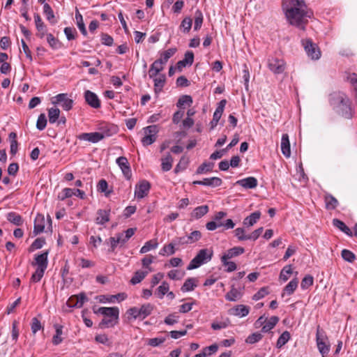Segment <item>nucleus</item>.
<instances>
[{
  "label": "nucleus",
  "mask_w": 357,
  "mask_h": 357,
  "mask_svg": "<svg viewBox=\"0 0 357 357\" xmlns=\"http://www.w3.org/2000/svg\"><path fill=\"white\" fill-rule=\"evenodd\" d=\"M43 13L47 17V20L52 24H55L56 20H55L54 11L48 3H45L43 6Z\"/></svg>",
  "instance_id": "nucleus-33"
},
{
  "label": "nucleus",
  "mask_w": 357,
  "mask_h": 357,
  "mask_svg": "<svg viewBox=\"0 0 357 357\" xmlns=\"http://www.w3.org/2000/svg\"><path fill=\"white\" fill-rule=\"evenodd\" d=\"M342 257L348 262H353L356 259L355 255L350 250L344 249L341 253Z\"/></svg>",
  "instance_id": "nucleus-60"
},
{
  "label": "nucleus",
  "mask_w": 357,
  "mask_h": 357,
  "mask_svg": "<svg viewBox=\"0 0 357 357\" xmlns=\"http://www.w3.org/2000/svg\"><path fill=\"white\" fill-rule=\"evenodd\" d=\"M245 252L243 248L241 247H234L227 250V252L222 255L221 258L224 260H229L233 257H237Z\"/></svg>",
  "instance_id": "nucleus-20"
},
{
  "label": "nucleus",
  "mask_w": 357,
  "mask_h": 357,
  "mask_svg": "<svg viewBox=\"0 0 357 357\" xmlns=\"http://www.w3.org/2000/svg\"><path fill=\"white\" fill-rule=\"evenodd\" d=\"M169 289V284L164 281L162 282L161 285L158 287L157 292L155 294L158 295V298H162L163 296L168 293Z\"/></svg>",
  "instance_id": "nucleus-47"
},
{
  "label": "nucleus",
  "mask_w": 357,
  "mask_h": 357,
  "mask_svg": "<svg viewBox=\"0 0 357 357\" xmlns=\"http://www.w3.org/2000/svg\"><path fill=\"white\" fill-rule=\"evenodd\" d=\"M333 225L347 235L351 236L353 235L351 230L340 220L333 219Z\"/></svg>",
  "instance_id": "nucleus-32"
},
{
  "label": "nucleus",
  "mask_w": 357,
  "mask_h": 357,
  "mask_svg": "<svg viewBox=\"0 0 357 357\" xmlns=\"http://www.w3.org/2000/svg\"><path fill=\"white\" fill-rule=\"evenodd\" d=\"M213 252L209 249H202L197 255L190 261L187 269L192 270L199 267L201 265L211 261Z\"/></svg>",
  "instance_id": "nucleus-3"
},
{
  "label": "nucleus",
  "mask_w": 357,
  "mask_h": 357,
  "mask_svg": "<svg viewBox=\"0 0 357 357\" xmlns=\"http://www.w3.org/2000/svg\"><path fill=\"white\" fill-rule=\"evenodd\" d=\"M241 296V292L236 288H232L225 296L227 300L230 301H236Z\"/></svg>",
  "instance_id": "nucleus-43"
},
{
  "label": "nucleus",
  "mask_w": 357,
  "mask_h": 357,
  "mask_svg": "<svg viewBox=\"0 0 357 357\" xmlns=\"http://www.w3.org/2000/svg\"><path fill=\"white\" fill-rule=\"evenodd\" d=\"M73 195H77V193L75 192V190L68 188H66L58 195V197L61 200H64L66 198L72 197Z\"/></svg>",
  "instance_id": "nucleus-57"
},
{
  "label": "nucleus",
  "mask_w": 357,
  "mask_h": 357,
  "mask_svg": "<svg viewBox=\"0 0 357 357\" xmlns=\"http://www.w3.org/2000/svg\"><path fill=\"white\" fill-rule=\"evenodd\" d=\"M314 278L310 275H305L301 283V287L303 289H307L313 284Z\"/></svg>",
  "instance_id": "nucleus-56"
},
{
  "label": "nucleus",
  "mask_w": 357,
  "mask_h": 357,
  "mask_svg": "<svg viewBox=\"0 0 357 357\" xmlns=\"http://www.w3.org/2000/svg\"><path fill=\"white\" fill-rule=\"evenodd\" d=\"M234 314L241 317H245L250 312V307L244 305H238L233 308Z\"/></svg>",
  "instance_id": "nucleus-38"
},
{
  "label": "nucleus",
  "mask_w": 357,
  "mask_h": 357,
  "mask_svg": "<svg viewBox=\"0 0 357 357\" xmlns=\"http://www.w3.org/2000/svg\"><path fill=\"white\" fill-rule=\"evenodd\" d=\"M347 80L351 83V84L353 86L355 91H356V96L357 98V74L355 73H349V75L347 77Z\"/></svg>",
  "instance_id": "nucleus-63"
},
{
  "label": "nucleus",
  "mask_w": 357,
  "mask_h": 357,
  "mask_svg": "<svg viewBox=\"0 0 357 357\" xmlns=\"http://www.w3.org/2000/svg\"><path fill=\"white\" fill-rule=\"evenodd\" d=\"M31 328L33 334H36L39 330L42 328L41 323L36 317H33L32 319Z\"/></svg>",
  "instance_id": "nucleus-64"
},
{
  "label": "nucleus",
  "mask_w": 357,
  "mask_h": 357,
  "mask_svg": "<svg viewBox=\"0 0 357 357\" xmlns=\"http://www.w3.org/2000/svg\"><path fill=\"white\" fill-rule=\"evenodd\" d=\"M158 132V126L155 125L149 126L144 128V136L142 139L144 146L152 144L156 140V134Z\"/></svg>",
  "instance_id": "nucleus-7"
},
{
  "label": "nucleus",
  "mask_w": 357,
  "mask_h": 357,
  "mask_svg": "<svg viewBox=\"0 0 357 357\" xmlns=\"http://www.w3.org/2000/svg\"><path fill=\"white\" fill-rule=\"evenodd\" d=\"M151 188V184L146 180L142 181L135 187V195L137 199H142L146 197Z\"/></svg>",
  "instance_id": "nucleus-11"
},
{
  "label": "nucleus",
  "mask_w": 357,
  "mask_h": 357,
  "mask_svg": "<svg viewBox=\"0 0 357 357\" xmlns=\"http://www.w3.org/2000/svg\"><path fill=\"white\" fill-rule=\"evenodd\" d=\"M301 43L309 57L312 59H319L320 58L321 52L317 45L311 39H303L301 40Z\"/></svg>",
  "instance_id": "nucleus-6"
},
{
  "label": "nucleus",
  "mask_w": 357,
  "mask_h": 357,
  "mask_svg": "<svg viewBox=\"0 0 357 357\" xmlns=\"http://www.w3.org/2000/svg\"><path fill=\"white\" fill-rule=\"evenodd\" d=\"M7 220L15 225L20 226L23 224V219L20 215L15 212H10L6 215Z\"/></svg>",
  "instance_id": "nucleus-30"
},
{
  "label": "nucleus",
  "mask_w": 357,
  "mask_h": 357,
  "mask_svg": "<svg viewBox=\"0 0 357 357\" xmlns=\"http://www.w3.org/2000/svg\"><path fill=\"white\" fill-rule=\"evenodd\" d=\"M75 20L77 22V25L79 29L80 30L81 33L86 36L87 35V31L85 27V24L83 21V17L81 13L79 12L78 10H76L75 13Z\"/></svg>",
  "instance_id": "nucleus-37"
},
{
  "label": "nucleus",
  "mask_w": 357,
  "mask_h": 357,
  "mask_svg": "<svg viewBox=\"0 0 357 357\" xmlns=\"http://www.w3.org/2000/svg\"><path fill=\"white\" fill-rule=\"evenodd\" d=\"M192 20L190 17H185L180 25V29L183 33H188L192 27Z\"/></svg>",
  "instance_id": "nucleus-46"
},
{
  "label": "nucleus",
  "mask_w": 357,
  "mask_h": 357,
  "mask_svg": "<svg viewBox=\"0 0 357 357\" xmlns=\"http://www.w3.org/2000/svg\"><path fill=\"white\" fill-rule=\"evenodd\" d=\"M262 337L263 335L260 333H254L246 338L245 342L248 344H255L261 340Z\"/></svg>",
  "instance_id": "nucleus-59"
},
{
  "label": "nucleus",
  "mask_w": 357,
  "mask_h": 357,
  "mask_svg": "<svg viewBox=\"0 0 357 357\" xmlns=\"http://www.w3.org/2000/svg\"><path fill=\"white\" fill-rule=\"evenodd\" d=\"M60 116V110L56 107H52L48 109V118L50 123H54Z\"/></svg>",
  "instance_id": "nucleus-39"
},
{
  "label": "nucleus",
  "mask_w": 357,
  "mask_h": 357,
  "mask_svg": "<svg viewBox=\"0 0 357 357\" xmlns=\"http://www.w3.org/2000/svg\"><path fill=\"white\" fill-rule=\"evenodd\" d=\"M98 312L105 317H110L111 319L114 318L116 320L119 319V310L117 307H100L98 309Z\"/></svg>",
  "instance_id": "nucleus-17"
},
{
  "label": "nucleus",
  "mask_w": 357,
  "mask_h": 357,
  "mask_svg": "<svg viewBox=\"0 0 357 357\" xmlns=\"http://www.w3.org/2000/svg\"><path fill=\"white\" fill-rule=\"evenodd\" d=\"M329 102L333 109L339 114L344 116L345 118L350 117L351 107L349 99L345 94L342 93H333L331 94Z\"/></svg>",
  "instance_id": "nucleus-2"
},
{
  "label": "nucleus",
  "mask_w": 357,
  "mask_h": 357,
  "mask_svg": "<svg viewBox=\"0 0 357 357\" xmlns=\"http://www.w3.org/2000/svg\"><path fill=\"white\" fill-rule=\"evenodd\" d=\"M117 165L121 168L124 176L129 180L132 176L131 169L128 159L126 157H119L116 160Z\"/></svg>",
  "instance_id": "nucleus-12"
},
{
  "label": "nucleus",
  "mask_w": 357,
  "mask_h": 357,
  "mask_svg": "<svg viewBox=\"0 0 357 357\" xmlns=\"http://www.w3.org/2000/svg\"><path fill=\"white\" fill-rule=\"evenodd\" d=\"M56 334L53 336L52 342L54 344L57 345L62 342L61 335H62V326L55 325Z\"/></svg>",
  "instance_id": "nucleus-48"
},
{
  "label": "nucleus",
  "mask_w": 357,
  "mask_h": 357,
  "mask_svg": "<svg viewBox=\"0 0 357 357\" xmlns=\"http://www.w3.org/2000/svg\"><path fill=\"white\" fill-rule=\"evenodd\" d=\"M282 6L289 23L303 29V24L307 22V18L313 15L304 0H284Z\"/></svg>",
  "instance_id": "nucleus-1"
},
{
  "label": "nucleus",
  "mask_w": 357,
  "mask_h": 357,
  "mask_svg": "<svg viewBox=\"0 0 357 357\" xmlns=\"http://www.w3.org/2000/svg\"><path fill=\"white\" fill-rule=\"evenodd\" d=\"M175 253V244L172 242L167 245L163 246V248L160 250L159 254L160 255H172Z\"/></svg>",
  "instance_id": "nucleus-41"
},
{
  "label": "nucleus",
  "mask_w": 357,
  "mask_h": 357,
  "mask_svg": "<svg viewBox=\"0 0 357 357\" xmlns=\"http://www.w3.org/2000/svg\"><path fill=\"white\" fill-rule=\"evenodd\" d=\"M154 91L156 93L160 92L165 86L166 77L164 74H160L158 77H154Z\"/></svg>",
  "instance_id": "nucleus-27"
},
{
  "label": "nucleus",
  "mask_w": 357,
  "mask_h": 357,
  "mask_svg": "<svg viewBox=\"0 0 357 357\" xmlns=\"http://www.w3.org/2000/svg\"><path fill=\"white\" fill-rule=\"evenodd\" d=\"M47 41L50 46L53 49H57L59 47V40L56 39L52 33H47Z\"/></svg>",
  "instance_id": "nucleus-61"
},
{
  "label": "nucleus",
  "mask_w": 357,
  "mask_h": 357,
  "mask_svg": "<svg viewBox=\"0 0 357 357\" xmlns=\"http://www.w3.org/2000/svg\"><path fill=\"white\" fill-rule=\"evenodd\" d=\"M194 61V54L191 51H188L185 54V57L183 60H181L177 62L176 68L178 71H181L183 68L185 67L187 65L191 66Z\"/></svg>",
  "instance_id": "nucleus-19"
},
{
  "label": "nucleus",
  "mask_w": 357,
  "mask_h": 357,
  "mask_svg": "<svg viewBox=\"0 0 357 357\" xmlns=\"http://www.w3.org/2000/svg\"><path fill=\"white\" fill-rule=\"evenodd\" d=\"M55 100L52 101L53 104H61L64 110L69 111L73 105V100L68 98L66 93H59L54 98Z\"/></svg>",
  "instance_id": "nucleus-10"
},
{
  "label": "nucleus",
  "mask_w": 357,
  "mask_h": 357,
  "mask_svg": "<svg viewBox=\"0 0 357 357\" xmlns=\"http://www.w3.org/2000/svg\"><path fill=\"white\" fill-rule=\"evenodd\" d=\"M202 237V234L199 231H194L187 236V238L189 243H195L199 241Z\"/></svg>",
  "instance_id": "nucleus-62"
},
{
  "label": "nucleus",
  "mask_w": 357,
  "mask_h": 357,
  "mask_svg": "<svg viewBox=\"0 0 357 357\" xmlns=\"http://www.w3.org/2000/svg\"><path fill=\"white\" fill-rule=\"evenodd\" d=\"M260 217V211H255L243 220V224L245 227H251L254 225L259 220Z\"/></svg>",
  "instance_id": "nucleus-22"
},
{
  "label": "nucleus",
  "mask_w": 357,
  "mask_h": 357,
  "mask_svg": "<svg viewBox=\"0 0 357 357\" xmlns=\"http://www.w3.org/2000/svg\"><path fill=\"white\" fill-rule=\"evenodd\" d=\"M203 23V14L200 10H197L195 13V25L194 29L197 31L200 29Z\"/></svg>",
  "instance_id": "nucleus-45"
},
{
  "label": "nucleus",
  "mask_w": 357,
  "mask_h": 357,
  "mask_svg": "<svg viewBox=\"0 0 357 357\" xmlns=\"http://www.w3.org/2000/svg\"><path fill=\"white\" fill-rule=\"evenodd\" d=\"M109 134H103L101 132H84L77 136L80 140L88 141L92 143H97L105 138V136H109Z\"/></svg>",
  "instance_id": "nucleus-9"
},
{
  "label": "nucleus",
  "mask_w": 357,
  "mask_h": 357,
  "mask_svg": "<svg viewBox=\"0 0 357 357\" xmlns=\"http://www.w3.org/2000/svg\"><path fill=\"white\" fill-rule=\"evenodd\" d=\"M75 300V303L70 304L72 307H82L84 303L88 300L84 293H80L78 295L72 296L70 301Z\"/></svg>",
  "instance_id": "nucleus-28"
},
{
  "label": "nucleus",
  "mask_w": 357,
  "mask_h": 357,
  "mask_svg": "<svg viewBox=\"0 0 357 357\" xmlns=\"http://www.w3.org/2000/svg\"><path fill=\"white\" fill-rule=\"evenodd\" d=\"M47 126V119L45 114H40L38 116L37 122H36V128L39 130H43Z\"/></svg>",
  "instance_id": "nucleus-58"
},
{
  "label": "nucleus",
  "mask_w": 357,
  "mask_h": 357,
  "mask_svg": "<svg viewBox=\"0 0 357 357\" xmlns=\"http://www.w3.org/2000/svg\"><path fill=\"white\" fill-rule=\"evenodd\" d=\"M324 202L326 208L328 210H334L339 204L337 199L331 194H326L324 195Z\"/></svg>",
  "instance_id": "nucleus-25"
},
{
  "label": "nucleus",
  "mask_w": 357,
  "mask_h": 357,
  "mask_svg": "<svg viewBox=\"0 0 357 357\" xmlns=\"http://www.w3.org/2000/svg\"><path fill=\"white\" fill-rule=\"evenodd\" d=\"M226 103L227 101L225 99L220 100V102L218 103V106L217 107L215 112L213 113V119L210 123L211 129H213L218 125V123L223 113Z\"/></svg>",
  "instance_id": "nucleus-14"
},
{
  "label": "nucleus",
  "mask_w": 357,
  "mask_h": 357,
  "mask_svg": "<svg viewBox=\"0 0 357 357\" xmlns=\"http://www.w3.org/2000/svg\"><path fill=\"white\" fill-rule=\"evenodd\" d=\"M44 218L41 215H38L35 219L33 234L38 235V234L43 231L45 229V225L43 223Z\"/></svg>",
  "instance_id": "nucleus-31"
},
{
  "label": "nucleus",
  "mask_w": 357,
  "mask_h": 357,
  "mask_svg": "<svg viewBox=\"0 0 357 357\" xmlns=\"http://www.w3.org/2000/svg\"><path fill=\"white\" fill-rule=\"evenodd\" d=\"M290 337L291 335L289 331H286L283 332L278 339L276 347L278 348H281L289 340Z\"/></svg>",
  "instance_id": "nucleus-44"
},
{
  "label": "nucleus",
  "mask_w": 357,
  "mask_h": 357,
  "mask_svg": "<svg viewBox=\"0 0 357 357\" xmlns=\"http://www.w3.org/2000/svg\"><path fill=\"white\" fill-rule=\"evenodd\" d=\"M298 284V278L291 280L284 288V293L282 294V296H284V294H287V295H291L296 289Z\"/></svg>",
  "instance_id": "nucleus-36"
},
{
  "label": "nucleus",
  "mask_w": 357,
  "mask_h": 357,
  "mask_svg": "<svg viewBox=\"0 0 357 357\" xmlns=\"http://www.w3.org/2000/svg\"><path fill=\"white\" fill-rule=\"evenodd\" d=\"M279 321V318L276 316L271 317L268 321L265 322V324L262 326L261 331L263 333H267L273 329L275 326Z\"/></svg>",
  "instance_id": "nucleus-34"
},
{
  "label": "nucleus",
  "mask_w": 357,
  "mask_h": 357,
  "mask_svg": "<svg viewBox=\"0 0 357 357\" xmlns=\"http://www.w3.org/2000/svg\"><path fill=\"white\" fill-rule=\"evenodd\" d=\"M46 269L37 268L35 273H33L31 278V282H39L44 275L45 271Z\"/></svg>",
  "instance_id": "nucleus-55"
},
{
  "label": "nucleus",
  "mask_w": 357,
  "mask_h": 357,
  "mask_svg": "<svg viewBox=\"0 0 357 357\" xmlns=\"http://www.w3.org/2000/svg\"><path fill=\"white\" fill-rule=\"evenodd\" d=\"M214 164L213 162H204L197 169V174H200L204 172H211Z\"/></svg>",
  "instance_id": "nucleus-50"
},
{
  "label": "nucleus",
  "mask_w": 357,
  "mask_h": 357,
  "mask_svg": "<svg viewBox=\"0 0 357 357\" xmlns=\"http://www.w3.org/2000/svg\"><path fill=\"white\" fill-rule=\"evenodd\" d=\"M203 185L211 186V187H218L222 183L221 178L218 177H211L206 178L202 180Z\"/></svg>",
  "instance_id": "nucleus-35"
},
{
  "label": "nucleus",
  "mask_w": 357,
  "mask_h": 357,
  "mask_svg": "<svg viewBox=\"0 0 357 357\" xmlns=\"http://www.w3.org/2000/svg\"><path fill=\"white\" fill-rule=\"evenodd\" d=\"M149 273V271H137L135 273L133 277L130 280L132 284H137L142 281Z\"/></svg>",
  "instance_id": "nucleus-40"
},
{
  "label": "nucleus",
  "mask_w": 357,
  "mask_h": 357,
  "mask_svg": "<svg viewBox=\"0 0 357 357\" xmlns=\"http://www.w3.org/2000/svg\"><path fill=\"white\" fill-rule=\"evenodd\" d=\"M235 184L240 185L245 189H253L257 186L258 181L256 178L250 176L245 178L238 180Z\"/></svg>",
  "instance_id": "nucleus-18"
},
{
  "label": "nucleus",
  "mask_w": 357,
  "mask_h": 357,
  "mask_svg": "<svg viewBox=\"0 0 357 357\" xmlns=\"http://www.w3.org/2000/svg\"><path fill=\"white\" fill-rule=\"evenodd\" d=\"M34 21L36 24V28L37 30L36 36L39 38H43L45 35H47V26L43 22L40 16L38 13L34 14Z\"/></svg>",
  "instance_id": "nucleus-13"
},
{
  "label": "nucleus",
  "mask_w": 357,
  "mask_h": 357,
  "mask_svg": "<svg viewBox=\"0 0 357 357\" xmlns=\"http://www.w3.org/2000/svg\"><path fill=\"white\" fill-rule=\"evenodd\" d=\"M281 150L282 154L286 157H289L291 155L290 143L289 140V135L283 134L281 139Z\"/></svg>",
  "instance_id": "nucleus-21"
},
{
  "label": "nucleus",
  "mask_w": 357,
  "mask_h": 357,
  "mask_svg": "<svg viewBox=\"0 0 357 357\" xmlns=\"http://www.w3.org/2000/svg\"><path fill=\"white\" fill-rule=\"evenodd\" d=\"M153 310V306L150 303H146L142 305L140 308L130 307L127 310V314L134 319H144L151 314Z\"/></svg>",
  "instance_id": "nucleus-5"
},
{
  "label": "nucleus",
  "mask_w": 357,
  "mask_h": 357,
  "mask_svg": "<svg viewBox=\"0 0 357 357\" xmlns=\"http://www.w3.org/2000/svg\"><path fill=\"white\" fill-rule=\"evenodd\" d=\"M291 273V265H287L282 269L280 273V279L285 282L289 279V275Z\"/></svg>",
  "instance_id": "nucleus-49"
},
{
  "label": "nucleus",
  "mask_w": 357,
  "mask_h": 357,
  "mask_svg": "<svg viewBox=\"0 0 357 357\" xmlns=\"http://www.w3.org/2000/svg\"><path fill=\"white\" fill-rule=\"evenodd\" d=\"M208 206L203 205L196 207L191 213V217L195 219H199L208 212Z\"/></svg>",
  "instance_id": "nucleus-29"
},
{
  "label": "nucleus",
  "mask_w": 357,
  "mask_h": 357,
  "mask_svg": "<svg viewBox=\"0 0 357 357\" xmlns=\"http://www.w3.org/2000/svg\"><path fill=\"white\" fill-rule=\"evenodd\" d=\"M192 103V98L190 96L183 95L181 96L176 103L178 107H181L184 105L190 106Z\"/></svg>",
  "instance_id": "nucleus-53"
},
{
  "label": "nucleus",
  "mask_w": 357,
  "mask_h": 357,
  "mask_svg": "<svg viewBox=\"0 0 357 357\" xmlns=\"http://www.w3.org/2000/svg\"><path fill=\"white\" fill-rule=\"evenodd\" d=\"M158 247L157 242H153V241H149L145 243V244L141 248L139 252L141 254H144L148 252L152 249H155Z\"/></svg>",
  "instance_id": "nucleus-51"
},
{
  "label": "nucleus",
  "mask_w": 357,
  "mask_h": 357,
  "mask_svg": "<svg viewBox=\"0 0 357 357\" xmlns=\"http://www.w3.org/2000/svg\"><path fill=\"white\" fill-rule=\"evenodd\" d=\"M48 251H45L40 255L35 256L34 261H32L31 265L33 266H37V268L47 269L48 265Z\"/></svg>",
  "instance_id": "nucleus-15"
},
{
  "label": "nucleus",
  "mask_w": 357,
  "mask_h": 357,
  "mask_svg": "<svg viewBox=\"0 0 357 357\" xmlns=\"http://www.w3.org/2000/svg\"><path fill=\"white\" fill-rule=\"evenodd\" d=\"M197 282L198 280L197 278H189L185 281V282L183 283V286L181 288V290L183 292L193 291L194 289L197 285Z\"/></svg>",
  "instance_id": "nucleus-26"
},
{
  "label": "nucleus",
  "mask_w": 357,
  "mask_h": 357,
  "mask_svg": "<svg viewBox=\"0 0 357 357\" xmlns=\"http://www.w3.org/2000/svg\"><path fill=\"white\" fill-rule=\"evenodd\" d=\"M268 66L275 74L282 73L285 70V63L283 60L272 57L268 59Z\"/></svg>",
  "instance_id": "nucleus-8"
},
{
  "label": "nucleus",
  "mask_w": 357,
  "mask_h": 357,
  "mask_svg": "<svg viewBox=\"0 0 357 357\" xmlns=\"http://www.w3.org/2000/svg\"><path fill=\"white\" fill-rule=\"evenodd\" d=\"M155 257L147 255L142 259V264L144 268H147L149 272L153 271L152 268L150 266V264L153 262Z\"/></svg>",
  "instance_id": "nucleus-52"
},
{
  "label": "nucleus",
  "mask_w": 357,
  "mask_h": 357,
  "mask_svg": "<svg viewBox=\"0 0 357 357\" xmlns=\"http://www.w3.org/2000/svg\"><path fill=\"white\" fill-rule=\"evenodd\" d=\"M316 342L318 350L322 357H326L330 351L331 345L326 332L321 328L320 326H317V328Z\"/></svg>",
  "instance_id": "nucleus-4"
},
{
  "label": "nucleus",
  "mask_w": 357,
  "mask_h": 357,
  "mask_svg": "<svg viewBox=\"0 0 357 357\" xmlns=\"http://www.w3.org/2000/svg\"><path fill=\"white\" fill-rule=\"evenodd\" d=\"M84 98L87 104L91 107L95 109L100 107V101L95 93L89 90L86 91L84 93Z\"/></svg>",
  "instance_id": "nucleus-16"
},
{
  "label": "nucleus",
  "mask_w": 357,
  "mask_h": 357,
  "mask_svg": "<svg viewBox=\"0 0 357 357\" xmlns=\"http://www.w3.org/2000/svg\"><path fill=\"white\" fill-rule=\"evenodd\" d=\"M173 165V158L169 153H167L161 158V168L163 172L169 171Z\"/></svg>",
  "instance_id": "nucleus-23"
},
{
  "label": "nucleus",
  "mask_w": 357,
  "mask_h": 357,
  "mask_svg": "<svg viewBox=\"0 0 357 357\" xmlns=\"http://www.w3.org/2000/svg\"><path fill=\"white\" fill-rule=\"evenodd\" d=\"M109 210L99 209L97 211V217L96 218V222L98 225H104L105 223L109 221Z\"/></svg>",
  "instance_id": "nucleus-24"
},
{
  "label": "nucleus",
  "mask_w": 357,
  "mask_h": 357,
  "mask_svg": "<svg viewBox=\"0 0 357 357\" xmlns=\"http://www.w3.org/2000/svg\"><path fill=\"white\" fill-rule=\"evenodd\" d=\"M121 236H123V234H119L116 237H110L109 238V241L110 243V247H111L109 251L114 252L115 248H116L118 243H122Z\"/></svg>",
  "instance_id": "nucleus-54"
},
{
  "label": "nucleus",
  "mask_w": 357,
  "mask_h": 357,
  "mask_svg": "<svg viewBox=\"0 0 357 357\" xmlns=\"http://www.w3.org/2000/svg\"><path fill=\"white\" fill-rule=\"evenodd\" d=\"M176 48H169L161 53L160 58L158 59L161 60V62L165 65L169 59H170L176 52Z\"/></svg>",
  "instance_id": "nucleus-42"
}]
</instances>
